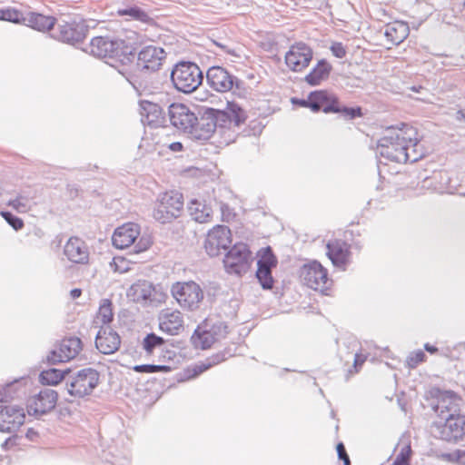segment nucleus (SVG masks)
Segmentation results:
<instances>
[{
	"mask_svg": "<svg viewBox=\"0 0 465 465\" xmlns=\"http://www.w3.org/2000/svg\"><path fill=\"white\" fill-rule=\"evenodd\" d=\"M78 193L77 188L71 189V195L76 196Z\"/></svg>",
	"mask_w": 465,
	"mask_h": 465,
	"instance_id": "69168bd1",
	"label": "nucleus"
},
{
	"mask_svg": "<svg viewBox=\"0 0 465 465\" xmlns=\"http://www.w3.org/2000/svg\"><path fill=\"white\" fill-rule=\"evenodd\" d=\"M171 291H202L201 286L193 281L176 282L172 285Z\"/></svg>",
	"mask_w": 465,
	"mask_h": 465,
	"instance_id": "09e8293b",
	"label": "nucleus"
},
{
	"mask_svg": "<svg viewBox=\"0 0 465 465\" xmlns=\"http://www.w3.org/2000/svg\"><path fill=\"white\" fill-rule=\"evenodd\" d=\"M327 256L332 264L342 271L346 270L350 263L351 246L345 241L341 239L330 240L326 244Z\"/></svg>",
	"mask_w": 465,
	"mask_h": 465,
	"instance_id": "aec40b11",
	"label": "nucleus"
},
{
	"mask_svg": "<svg viewBox=\"0 0 465 465\" xmlns=\"http://www.w3.org/2000/svg\"><path fill=\"white\" fill-rule=\"evenodd\" d=\"M69 370L62 371L55 368H50L41 371L39 381L44 385H58L68 374Z\"/></svg>",
	"mask_w": 465,
	"mask_h": 465,
	"instance_id": "e433bc0d",
	"label": "nucleus"
},
{
	"mask_svg": "<svg viewBox=\"0 0 465 465\" xmlns=\"http://www.w3.org/2000/svg\"><path fill=\"white\" fill-rule=\"evenodd\" d=\"M140 114L143 124L156 128L163 126L166 122L163 108L156 103L147 100L140 101Z\"/></svg>",
	"mask_w": 465,
	"mask_h": 465,
	"instance_id": "4be33fe9",
	"label": "nucleus"
},
{
	"mask_svg": "<svg viewBox=\"0 0 465 465\" xmlns=\"http://www.w3.org/2000/svg\"><path fill=\"white\" fill-rule=\"evenodd\" d=\"M301 282L312 291H326L328 282L327 270L317 261L304 264L300 269Z\"/></svg>",
	"mask_w": 465,
	"mask_h": 465,
	"instance_id": "6e6552de",
	"label": "nucleus"
},
{
	"mask_svg": "<svg viewBox=\"0 0 465 465\" xmlns=\"http://www.w3.org/2000/svg\"><path fill=\"white\" fill-rule=\"evenodd\" d=\"M440 419L444 421L436 423L438 436L440 440L450 443H458L465 439L464 415H447Z\"/></svg>",
	"mask_w": 465,
	"mask_h": 465,
	"instance_id": "423d86ee",
	"label": "nucleus"
},
{
	"mask_svg": "<svg viewBox=\"0 0 465 465\" xmlns=\"http://www.w3.org/2000/svg\"><path fill=\"white\" fill-rule=\"evenodd\" d=\"M171 80L179 92L191 94L203 83V74L193 62H179L171 72Z\"/></svg>",
	"mask_w": 465,
	"mask_h": 465,
	"instance_id": "7ed1b4c3",
	"label": "nucleus"
},
{
	"mask_svg": "<svg viewBox=\"0 0 465 465\" xmlns=\"http://www.w3.org/2000/svg\"><path fill=\"white\" fill-rule=\"evenodd\" d=\"M88 32L87 25L84 23L75 21L60 24L52 37L60 42L76 45L82 43L86 37Z\"/></svg>",
	"mask_w": 465,
	"mask_h": 465,
	"instance_id": "4468645a",
	"label": "nucleus"
},
{
	"mask_svg": "<svg viewBox=\"0 0 465 465\" xmlns=\"http://www.w3.org/2000/svg\"><path fill=\"white\" fill-rule=\"evenodd\" d=\"M16 445V442H15V438H8L4 443H3V448L5 450H8L10 449L11 447Z\"/></svg>",
	"mask_w": 465,
	"mask_h": 465,
	"instance_id": "052dcab7",
	"label": "nucleus"
},
{
	"mask_svg": "<svg viewBox=\"0 0 465 465\" xmlns=\"http://www.w3.org/2000/svg\"><path fill=\"white\" fill-rule=\"evenodd\" d=\"M168 148L173 152H181L183 149V145L180 142H173L168 145Z\"/></svg>",
	"mask_w": 465,
	"mask_h": 465,
	"instance_id": "bf43d9fd",
	"label": "nucleus"
},
{
	"mask_svg": "<svg viewBox=\"0 0 465 465\" xmlns=\"http://www.w3.org/2000/svg\"><path fill=\"white\" fill-rule=\"evenodd\" d=\"M277 258L273 254L271 247L262 249V254L257 262L256 278L264 290L273 287V278L272 269L277 265Z\"/></svg>",
	"mask_w": 465,
	"mask_h": 465,
	"instance_id": "f3484780",
	"label": "nucleus"
},
{
	"mask_svg": "<svg viewBox=\"0 0 465 465\" xmlns=\"http://www.w3.org/2000/svg\"><path fill=\"white\" fill-rule=\"evenodd\" d=\"M56 23V18L36 12H28L23 18V24L40 32L51 30Z\"/></svg>",
	"mask_w": 465,
	"mask_h": 465,
	"instance_id": "c756f323",
	"label": "nucleus"
},
{
	"mask_svg": "<svg viewBox=\"0 0 465 465\" xmlns=\"http://www.w3.org/2000/svg\"><path fill=\"white\" fill-rule=\"evenodd\" d=\"M206 81L210 88L219 93L232 91L233 87L240 90L243 82L222 66H212L206 73Z\"/></svg>",
	"mask_w": 465,
	"mask_h": 465,
	"instance_id": "0eeeda50",
	"label": "nucleus"
},
{
	"mask_svg": "<svg viewBox=\"0 0 465 465\" xmlns=\"http://www.w3.org/2000/svg\"><path fill=\"white\" fill-rule=\"evenodd\" d=\"M1 215L5 220V222L15 231L21 230L25 225L24 221L21 218L14 215L10 212H1Z\"/></svg>",
	"mask_w": 465,
	"mask_h": 465,
	"instance_id": "49530a36",
	"label": "nucleus"
},
{
	"mask_svg": "<svg viewBox=\"0 0 465 465\" xmlns=\"http://www.w3.org/2000/svg\"><path fill=\"white\" fill-rule=\"evenodd\" d=\"M292 103L293 104H301L302 106H305V107H309V104H307V99L304 100V99H302V100H298V99H292Z\"/></svg>",
	"mask_w": 465,
	"mask_h": 465,
	"instance_id": "e2e57ef3",
	"label": "nucleus"
},
{
	"mask_svg": "<svg viewBox=\"0 0 465 465\" xmlns=\"http://www.w3.org/2000/svg\"><path fill=\"white\" fill-rule=\"evenodd\" d=\"M84 51L98 58H109L119 62L122 65L129 64L135 58V52L132 46L119 39L109 36H95Z\"/></svg>",
	"mask_w": 465,
	"mask_h": 465,
	"instance_id": "f03ea898",
	"label": "nucleus"
},
{
	"mask_svg": "<svg viewBox=\"0 0 465 465\" xmlns=\"http://www.w3.org/2000/svg\"><path fill=\"white\" fill-rule=\"evenodd\" d=\"M427 356L421 350L415 351L411 352L407 358V365L408 367L414 369L419 364L426 361Z\"/></svg>",
	"mask_w": 465,
	"mask_h": 465,
	"instance_id": "a18cd8bd",
	"label": "nucleus"
},
{
	"mask_svg": "<svg viewBox=\"0 0 465 465\" xmlns=\"http://www.w3.org/2000/svg\"><path fill=\"white\" fill-rule=\"evenodd\" d=\"M409 34V25L403 21H394L388 24L384 32L387 40L396 45L401 44L408 37Z\"/></svg>",
	"mask_w": 465,
	"mask_h": 465,
	"instance_id": "7c9ffc66",
	"label": "nucleus"
},
{
	"mask_svg": "<svg viewBox=\"0 0 465 465\" xmlns=\"http://www.w3.org/2000/svg\"><path fill=\"white\" fill-rule=\"evenodd\" d=\"M423 156L424 151L421 145L420 144V138L418 137L417 134L416 139L408 141L407 146H405V148L403 149V159L401 160V163H416Z\"/></svg>",
	"mask_w": 465,
	"mask_h": 465,
	"instance_id": "c9c22d12",
	"label": "nucleus"
},
{
	"mask_svg": "<svg viewBox=\"0 0 465 465\" xmlns=\"http://www.w3.org/2000/svg\"><path fill=\"white\" fill-rule=\"evenodd\" d=\"M114 319V313L112 309V302L109 300H104L100 305L96 321L104 324L110 323Z\"/></svg>",
	"mask_w": 465,
	"mask_h": 465,
	"instance_id": "58836bf2",
	"label": "nucleus"
},
{
	"mask_svg": "<svg viewBox=\"0 0 465 465\" xmlns=\"http://www.w3.org/2000/svg\"><path fill=\"white\" fill-rule=\"evenodd\" d=\"M458 114L460 115L461 118L464 119V121H465V113H463L462 111H459Z\"/></svg>",
	"mask_w": 465,
	"mask_h": 465,
	"instance_id": "774afa93",
	"label": "nucleus"
},
{
	"mask_svg": "<svg viewBox=\"0 0 465 465\" xmlns=\"http://www.w3.org/2000/svg\"><path fill=\"white\" fill-rule=\"evenodd\" d=\"M331 70V64L327 60L321 59L305 76V81L312 86L319 85L322 81L329 78Z\"/></svg>",
	"mask_w": 465,
	"mask_h": 465,
	"instance_id": "2f4dec72",
	"label": "nucleus"
},
{
	"mask_svg": "<svg viewBox=\"0 0 465 465\" xmlns=\"http://www.w3.org/2000/svg\"><path fill=\"white\" fill-rule=\"evenodd\" d=\"M3 20L15 24H23L25 15L15 8L3 9Z\"/></svg>",
	"mask_w": 465,
	"mask_h": 465,
	"instance_id": "c03bdc74",
	"label": "nucleus"
},
{
	"mask_svg": "<svg viewBox=\"0 0 465 465\" xmlns=\"http://www.w3.org/2000/svg\"><path fill=\"white\" fill-rule=\"evenodd\" d=\"M337 100L338 98L335 95L331 94L326 90H319L309 94L307 104L313 112L338 113Z\"/></svg>",
	"mask_w": 465,
	"mask_h": 465,
	"instance_id": "412c9836",
	"label": "nucleus"
},
{
	"mask_svg": "<svg viewBox=\"0 0 465 465\" xmlns=\"http://www.w3.org/2000/svg\"><path fill=\"white\" fill-rule=\"evenodd\" d=\"M231 230L225 225H216L211 229L204 241V249L211 257H216L226 251L232 243Z\"/></svg>",
	"mask_w": 465,
	"mask_h": 465,
	"instance_id": "9d476101",
	"label": "nucleus"
},
{
	"mask_svg": "<svg viewBox=\"0 0 465 465\" xmlns=\"http://www.w3.org/2000/svg\"><path fill=\"white\" fill-rule=\"evenodd\" d=\"M212 114L210 108H207L200 117L196 115V123L189 134L192 139L206 141L212 137L216 130Z\"/></svg>",
	"mask_w": 465,
	"mask_h": 465,
	"instance_id": "b1692460",
	"label": "nucleus"
},
{
	"mask_svg": "<svg viewBox=\"0 0 465 465\" xmlns=\"http://www.w3.org/2000/svg\"><path fill=\"white\" fill-rule=\"evenodd\" d=\"M99 383V373L92 368L79 371L67 382L68 393L75 398H84L93 392Z\"/></svg>",
	"mask_w": 465,
	"mask_h": 465,
	"instance_id": "39448f33",
	"label": "nucleus"
},
{
	"mask_svg": "<svg viewBox=\"0 0 465 465\" xmlns=\"http://www.w3.org/2000/svg\"><path fill=\"white\" fill-rule=\"evenodd\" d=\"M64 255L74 263L85 264L89 261V249L84 241L79 237H71L64 248Z\"/></svg>",
	"mask_w": 465,
	"mask_h": 465,
	"instance_id": "393cba45",
	"label": "nucleus"
},
{
	"mask_svg": "<svg viewBox=\"0 0 465 465\" xmlns=\"http://www.w3.org/2000/svg\"><path fill=\"white\" fill-rule=\"evenodd\" d=\"M130 291H155V288L151 282L139 279L130 286Z\"/></svg>",
	"mask_w": 465,
	"mask_h": 465,
	"instance_id": "8fccbe9b",
	"label": "nucleus"
},
{
	"mask_svg": "<svg viewBox=\"0 0 465 465\" xmlns=\"http://www.w3.org/2000/svg\"><path fill=\"white\" fill-rule=\"evenodd\" d=\"M29 199L24 195H17L15 199L9 200L8 205L18 212H26L28 210Z\"/></svg>",
	"mask_w": 465,
	"mask_h": 465,
	"instance_id": "de8ad7c7",
	"label": "nucleus"
},
{
	"mask_svg": "<svg viewBox=\"0 0 465 465\" xmlns=\"http://www.w3.org/2000/svg\"><path fill=\"white\" fill-rule=\"evenodd\" d=\"M210 111L213 114L215 128L231 127L232 124L239 126L247 118L245 111L234 102H228L224 110L210 108Z\"/></svg>",
	"mask_w": 465,
	"mask_h": 465,
	"instance_id": "9b49d317",
	"label": "nucleus"
},
{
	"mask_svg": "<svg viewBox=\"0 0 465 465\" xmlns=\"http://www.w3.org/2000/svg\"><path fill=\"white\" fill-rule=\"evenodd\" d=\"M411 453V443L408 442L404 444L401 446L400 452L397 454L391 465H409Z\"/></svg>",
	"mask_w": 465,
	"mask_h": 465,
	"instance_id": "a19ab883",
	"label": "nucleus"
},
{
	"mask_svg": "<svg viewBox=\"0 0 465 465\" xmlns=\"http://www.w3.org/2000/svg\"><path fill=\"white\" fill-rule=\"evenodd\" d=\"M416 134L417 129L408 124H403L399 129L390 127L386 134L378 141L377 153L388 161L401 163L403 149L408 141L416 139Z\"/></svg>",
	"mask_w": 465,
	"mask_h": 465,
	"instance_id": "f257e3e1",
	"label": "nucleus"
},
{
	"mask_svg": "<svg viewBox=\"0 0 465 465\" xmlns=\"http://www.w3.org/2000/svg\"><path fill=\"white\" fill-rule=\"evenodd\" d=\"M25 414L22 408L5 406L0 410V430L11 432L24 424Z\"/></svg>",
	"mask_w": 465,
	"mask_h": 465,
	"instance_id": "5701e85b",
	"label": "nucleus"
},
{
	"mask_svg": "<svg viewBox=\"0 0 465 465\" xmlns=\"http://www.w3.org/2000/svg\"><path fill=\"white\" fill-rule=\"evenodd\" d=\"M220 210L222 213V218L223 222H230L232 221L235 214L232 213V209L227 203H221Z\"/></svg>",
	"mask_w": 465,
	"mask_h": 465,
	"instance_id": "864d4df0",
	"label": "nucleus"
},
{
	"mask_svg": "<svg viewBox=\"0 0 465 465\" xmlns=\"http://www.w3.org/2000/svg\"><path fill=\"white\" fill-rule=\"evenodd\" d=\"M440 458L442 460L455 465H465V450L456 449L452 451L442 453Z\"/></svg>",
	"mask_w": 465,
	"mask_h": 465,
	"instance_id": "ea45409f",
	"label": "nucleus"
},
{
	"mask_svg": "<svg viewBox=\"0 0 465 465\" xmlns=\"http://www.w3.org/2000/svg\"><path fill=\"white\" fill-rule=\"evenodd\" d=\"M133 370L140 373L168 372L171 371V367L166 365L143 364L134 366Z\"/></svg>",
	"mask_w": 465,
	"mask_h": 465,
	"instance_id": "79ce46f5",
	"label": "nucleus"
},
{
	"mask_svg": "<svg viewBox=\"0 0 465 465\" xmlns=\"http://www.w3.org/2000/svg\"><path fill=\"white\" fill-rule=\"evenodd\" d=\"M178 304L185 311H194L200 307L203 292H173Z\"/></svg>",
	"mask_w": 465,
	"mask_h": 465,
	"instance_id": "f704fd0d",
	"label": "nucleus"
},
{
	"mask_svg": "<svg viewBox=\"0 0 465 465\" xmlns=\"http://www.w3.org/2000/svg\"><path fill=\"white\" fill-rule=\"evenodd\" d=\"M57 399L58 394L55 391L45 389L28 400V413L35 415L45 414L54 409Z\"/></svg>",
	"mask_w": 465,
	"mask_h": 465,
	"instance_id": "6ab92c4d",
	"label": "nucleus"
},
{
	"mask_svg": "<svg viewBox=\"0 0 465 465\" xmlns=\"http://www.w3.org/2000/svg\"><path fill=\"white\" fill-rule=\"evenodd\" d=\"M82 292H72L73 294V298L75 299V298H78L80 295H81Z\"/></svg>",
	"mask_w": 465,
	"mask_h": 465,
	"instance_id": "338daca9",
	"label": "nucleus"
},
{
	"mask_svg": "<svg viewBox=\"0 0 465 465\" xmlns=\"http://www.w3.org/2000/svg\"><path fill=\"white\" fill-rule=\"evenodd\" d=\"M331 54L337 58H343L346 56L347 51L342 43L334 42L330 47Z\"/></svg>",
	"mask_w": 465,
	"mask_h": 465,
	"instance_id": "603ef678",
	"label": "nucleus"
},
{
	"mask_svg": "<svg viewBox=\"0 0 465 465\" xmlns=\"http://www.w3.org/2000/svg\"><path fill=\"white\" fill-rule=\"evenodd\" d=\"M159 328L169 335H178L184 330V321L179 311H166L159 318Z\"/></svg>",
	"mask_w": 465,
	"mask_h": 465,
	"instance_id": "cd10ccee",
	"label": "nucleus"
},
{
	"mask_svg": "<svg viewBox=\"0 0 465 465\" xmlns=\"http://www.w3.org/2000/svg\"><path fill=\"white\" fill-rule=\"evenodd\" d=\"M121 344V339L117 332L103 329L95 339L96 348L104 354H112L115 352Z\"/></svg>",
	"mask_w": 465,
	"mask_h": 465,
	"instance_id": "c85d7f7f",
	"label": "nucleus"
},
{
	"mask_svg": "<svg viewBox=\"0 0 465 465\" xmlns=\"http://www.w3.org/2000/svg\"><path fill=\"white\" fill-rule=\"evenodd\" d=\"M183 207V194L175 192H166L160 195L153 209V218L161 223H171L181 215Z\"/></svg>",
	"mask_w": 465,
	"mask_h": 465,
	"instance_id": "20e7f679",
	"label": "nucleus"
},
{
	"mask_svg": "<svg viewBox=\"0 0 465 465\" xmlns=\"http://www.w3.org/2000/svg\"><path fill=\"white\" fill-rule=\"evenodd\" d=\"M222 328H223L224 332H226L227 326L222 323L219 325H210L208 320H204L197 326L192 334L190 339L191 343L195 349H210L216 341V337L221 332Z\"/></svg>",
	"mask_w": 465,
	"mask_h": 465,
	"instance_id": "f8f14e48",
	"label": "nucleus"
},
{
	"mask_svg": "<svg viewBox=\"0 0 465 465\" xmlns=\"http://www.w3.org/2000/svg\"><path fill=\"white\" fill-rule=\"evenodd\" d=\"M211 366H212L211 363H204V362L197 364V365L193 366L192 369H188V371H187L188 377L195 378L198 375H200L201 373L207 371Z\"/></svg>",
	"mask_w": 465,
	"mask_h": 465,
	"instance_id": "3c124183",
	"label": "nucleus"
},
{
	"mask_svg": "<svg viewBox=\"0 0 465 465\" xmlns=\"http://www.w3.org/2000/svg\"><path fill=\"white\" fill-rule=\"evenodd\" d=\"M313 57L312 49L303 42L291 45L285 54V64L292 72H302L308 67Z\"/></svg>",
	"mask_w": 465,
	"mask_h": 465,
	"instance_id": "ddd939ff",
	"label": "nucleus"
},
{
	"mask_svg": "<svg viewBox=\"0 0 465 465\" xmlns=\"http://www.w3.org/2000/svg\"><path fill=\"white\" fill-rule=\"evenodd\" d=\"M424 349H425L428 352H430V353H431V354H434V353L438 352V351H439V350H438V348H437L436 346L431 345V344H430V343H425V344H424Z\"/></svg>",
	"mask_w": 465,
	"mask_h": 465,
	"instance_id": "680f3d73",
	"label": "nucleus"
},
{
	"mask_svg": "<svg viewBox=\"0 0 465 465\" xmlns=\"http://www.w3.org/2000/svg\"><path fill=\"white\" fill-rule=\"evenodd\" d=\"M150 242L147 239L141 238L139 242L134 246L135 252H141L147 250L150 247Z\"/></svg>",
	"mask_w": 465,
	"mask_h": 465,
	"instance_id": "13d9d810",
	"label": "nucleus"
},
{
	"mask_svg": "<svg viewBox=\"0 0 465 465\" xmlns=\"http://www.w3.org/2000/svg\"><path fill=\"white\" fill-rule=\"evenodd\" d=\"M336 449H337L339 458L343 461V465H350L351 464L350 458H349V455L347 454V451L345 450L343 443H341V442L338 443Z\"/></svg>",
	"mask_w": 465,
	"mask_h": 465,
	"instance_id": "5fc2aeb1",
	"label": "nucleus"
},
{
	"mask_svg": "<svg viewBox=\"0 0 465 465\" xmlns=\"http://www.w3.org/2000/svg\"><path fill=\"white\" fill-rule=\"evenodd\" d=\"M125 263V260L121 257H115L111 263V267L114 268V271H118L120 272H125L127 270L126 267H123V264Z\"/></svg>",
	"mask_w": 465,
	"mask_h": 465,
	"instance_id": "4d7b16f0",
	"label": "nucleus"
},
{
	"mask_svg": "<svg viewBox=\"0 0 465 465\" xmlns=\"http://www.w3.org/2000/svg\"><path fill=\"white\" fill-rule=\"evenodd\" d=\"M135 57H137L138 68L143 71L156 72L162 67L166 53L160 46L146 45L138 54L135 53Z\"/></svg>",
	"mask_w": 465,
	"mask_h": 465,
	"instance_id": "2eb2a0df",
	"label": "nucleus"
},
{
	"mask_svg": "<svg viewBox=\"0 0 465 465\" xmlns=\"http://www.w3.org/2000/svg\"><path fill=\"white\" fill-rule=\"evenodd\" d=\"M435 402L432 405L434 411L440 418L447 415L460 414L461 398L453 391H438L435 396Z\"/></svg>",
	"mask_w": 465,
	"mask_h": 465,
	"instance_id": "a211bd4d",
	"label": "nucleus"
},
{
	"mask_svg": "<svg viewBox=\"0 0 465 465\" xmlns=\"http://www.w3.org/2000/svg\"><path fill=\"white\" fill-rule=\"evenodd\" d=\"M117 14L121 16H130L133 20L147 25H153L154 24V18L152 13L135 5L118 9Z\"/></svg>",
	"mask_w": 465,
	"mask_h": 465,
	"instance_id": "473e14b6",
	"label": "nucleus"
},
{
	"mask_svg": "<svg viewBox=\"0 0 465 465\" xmlns=\"http://www.w3.org/2000/svg\"><path fill=\"white\" fill-rule=\"evenodd\" d=\"M217 45H218V46H220L221 48L224 49L226 53H228V54H234V52H233L232 50H231V49H229V48H226L224 45H220V44H217Z\"/></svg>",
	"mask_w": 465,
	"mask_h": 465,
	"instance_id": "0e129e2a",
	"label": "nucleus"
},
{
	"mask_svg": "<svg viewBox=\"0 0 465 465\" xmlns=\"http://www.w3.org/2000/svg\"><path fill=\"white\" fill-rule=\"evenodd\" d=\"M336 107L339 109L338 113L341 114L345 119L352 120V119L362 116V110L360 106H356V107L341 106L339 100H337Z\"/></svg>",
	"mask_w": 465,
	"mask_h": 465,
	"instance_id": "37998d69",
	"label": "nucleus"
},
{
	"mask_svg": "<svg viewBox=\"0 0 465 465\" xmlns=\"http://www.w3.org/2000/svg\"><path fill=\"white\" fill-rule=\"evenodd\" d=\"M366 361V356L357 353L354 357V362H353V371H350V373H357L360 370V368L363 365V363Z\"/></svg>",
	"mask_w": 465,
	"mask_h": 465,
	"instance_id": "6e6d98bb",
	"label": "nucleus"
},
{
	"mask_svg": "<svg viewBox=\"0 0 465 465\" xmlns=\"http://www.w3.org/2000/svg\"><path fill=\"white\" fill-rule=\"evenodd\" d=\"M164 342L165 341L162 337L154 333H149L143 340L142 345L146 353L151 355L155 348L163 346Z\"/></svg>",
	"mask_w": 465,
	"mask_h": 465,
	"instance_id": "4c0bfd02",
	"label": "nucleus"
},
{
	"mask_svg": "<svg viewBox=\"0 0 465 465\" xmlns=\"http://www.w3.org/2000/svg\"><path fill=\"white\" fill-rule=\"evenodd\" d=\"M251 252L244 243L234 244L226 253L223 260L228 272L241 274L248 268Z\"/></svg>",
	"mask_w": 465,
	"mask_h": 465,
	"instance_id": "dca6fc26",
	"label": "nucleus"
},
{
	"mask_svg": "<svg viewBox=\"0 0 465 465\" xmlns=\"http://www.w3.org/2000/svg\"><path fill=\"white\" fill-rule=\"evenodd\" d=\"M139 226L136 223H129L115 229L113 236V245L120 250L131 246L139 236Z\"/></svg>",
	"mask_w": 465,
	"mask_h": 465,
	"instance_id": "bb28decb",
	"label": "nucleus"
},
{
	"mask_svg": "<svg viewBox=\"0 0 465 465\" xmlns=\"http://www.w3.org/2000/svg\"><path fill=\"white\" fill-rule=\"evenodd\" d=\"M188 211L192 218L197 223H208L212 219V207L197 199H193L189 203Z\"/></svg>",
	"mask_w": 465,
	"mask_h": 465,
	"instance_id": "72a5a7b5",
	"label": "nucleus"
},
{
	"mask_svg": "<svg viewBox=\"0 0 465 465\" xmlns=\"http://www.w3.org/2000/svg\"><path fill=\"white\" fill-rule=\"evenodd\" d=\"M169 121L173 128L189 135L196 123V114L184 104H172L168 107Z\"/></svg>",
	"mask_w": 465,
	"mask_h": 465,
	"instance_id": "1a4fd4ad",
	"label": "nucleus"
},
{
	"mask_svg": "<svg viewBox=\"0 0 465 465\" xmlns=\"http://www.w3.org/2000/svg\"><path fill=\"white\" fill-rule=\"evenodd\" d=\"M82 350V341L77 337L62 340L58 348L54 350L49 359L53 361H68L74 359Z\"/></svg>",
	"mask_w": 465,
	"mask_h": 465,
	"instance_id": "a878e982",
	"label": "nucleus"
}]
</instances>
